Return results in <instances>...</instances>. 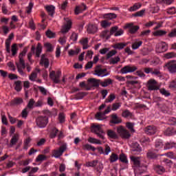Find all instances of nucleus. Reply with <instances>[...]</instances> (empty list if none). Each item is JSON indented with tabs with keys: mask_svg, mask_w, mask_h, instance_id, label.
I'll list each match as a JSON object with an SVG mask.
<instances>
[{
	"mask_svg": "<svg viewBox=\"0 0 176 176\" xmlns=\"http://www.w3.org/2000/svg\"><path fill=\"white\" fill-rule=\"evenodd\" d=\"M91 131L96 134L100 140H105V131L102 129V124H91Z\"/></svg>",
	"mask_w": 176,
	"mask_h": 176,
	"instance_id": "f257e3e1",
	"label": "nucleus"
},
{
	"mask_svg": "<svg viewBox=\"0 0 176 176\" xmlns=\"http://www.w3.org/2000/svg\"><path fill=\"white\" fill-rule=\"evenodd\" d=\"M36 126L40 129H45L46 126H47V123H49V118L47 116H40L36 119Z\"/></svg>",
	"mask_w": 176,
	"mask_h": 176,
	"instance_id": "f03ea898",
	"label": "nucleus"
},
{
	"mask_svg": "<svg viewBox=\"0 0 176 176\" xmlns=\"http://www.w3.org/2000/svg\"><path fill=\"white\" fill-rule=\"evenodd\" d=\"M117 133L124 140H129L131 137L130 132L122 126L117 127Z\"/></svg>",
	"mask_w": 176,
	"mask_h": 176,
	"instance_id": "7ed1b4c3",
	"label": "nucleus"
},
{
	"mask_svg": "<svg viewBox=\"0 0 176 176\" xmlns=\"http://www.w3.org/2000/svg\"><path fill=\"white\" fill-rule=\"evenodd\" d=\"M164 68L170 74H176V60H173L168 62L164 65Z\"/></svg>",
	"mask_w": 176,
	"mask_h": 176,
	"instance_id": "20e7f679",
	"label": "nucleus"
},
{
	"mask_svg": "<svg viewBox=\"0 0 176 176\" xmlns=\"http://www.w3.org/2000/svg\"><path fill=\"white\" fill-rule=\"evenodd\" d=\"M168 50V44H167L164 41H162L157 44L155 52L157 53H164V52H167Z\"/></svg>",
	"mask_w": 176,
	"mask_h": 176,
	"instance_id": "39448f33",
	"label": "nucleus"
},
{
	"mask_svg": "<svg viewBox=\"0 0 176 176\" xmlns=\"http://www.w3.org/2000/svg\"><path fill=\"white\" fill-rule=\"evenodd\" d=\"M94 72V75L100 76V78H104V76H108V75H109V73H105L107 72V69H102L100 65L96 66Z\"/></svg>",
	"mask_w": 176,
	"mask_h": 176,
	"instance_id": "423d86ee",
	"label": "nucleus"
},
{
	"mask_svg": "<svg viewBox=\"0 0 176 176\" xmlns=\"http://www.w3.org/2000/svg\"><path fill=\"white\" fill-rule=\"evenodd\" d=\"M138 69V67L136 66H132V65H126L124 67H122L120 70L121 74L122 75H124L126 74H131L132 72H135V71H137Z\"/></svg>",
	"mask_w": 176,
	"mask_h": 176,
	"instance_id": "0eeeda50",
	"label": "nucleus"
},
{
	"mask_svg": "<svg viewBox=\"0 0 176 176\" xmlns=\"http://www.w3.org/2000/svg\"><path fill=\"white\" fill-rule=\"evenodd\" d=\"M60 76H61L60 71L56 72V74L55 71H52L51 72H50V78L52 79V80H53L54 83H60Z\"/></svg>",
	"mask_w": 176,
	"mask_h": 176,
	"instance_id": "6e6552de",
	"label": "nucleus"
},
{
	"mask_svg": "<svg viewBox=\"0 0 176 176\" xmlns=\"http://www.w3.org/2000/svg\"><path fill=\"white\" fill-rule=\"evenodd\" d=\"M67 151V144H63L59 147L58 150L53 151V156L54 157L58 158L63 155V153Z\"/></svg>",
	"mask_w": 176,
	"mask_h": 176,
	"instance_id": "1a4fd4ad",
	"label": "nucleus"
},
{
	"mask_svg": "<svg viewBox=\"0 0 176 176\" xmlns=\"http://www.w3.org/2000/svg\"><path fill=\"white\" fill-rule=\"evenodd\" d=\"M111 35H113L114 36H122L123 34H124V31L123 29H120L118 26L112 27L110 30Z\"/></svg>",
	"mask_w": 176,
	"mask_h": 176,
	"instance_id": "9d476101",
	"label": "nucleus"
},
{
	"mask_svg": "<svg viewBox=\"0 0 176 176\" xmlns=\"http://www.w3.org/2000/svg\"><path fill=\"white\" fill-rule=\"evenodd\" d=\"M148 89L151 91L153 90H159V86H157V82L156 80L151 79L148 81L147 83Z\"/></svg>",
	"mask_w": 176,
	"mask_h": 176,
	"instance_id": "9b49d317",
	"label": "nucleus"
},
{
	"mask_svg": "<svg viewBox=\"0 0 176 176\" xmlns=\"http://www.w3.org/2000/svg\"><path fill=\"white\" fill-rule=\"evenodd\" d=\"M144 133L147 134V135H153L157 133V127L155 126H148L144 128Z\"/></svg>",
	"mask_w": 176,
	"mask_h": 176,
	"instance_id": "f8f14e48",
	"label": "nucleus"
},
{
	"mask_svg": "<svg viewBox=\"0 0 176 176\" xmlns=\"http://www.w3.org/2000/svg\"><path fill=\"white\" fill-rule=\"evenodd\" d=\"M47 56L46 54H42L40 60V65H44L45 68H49V65H50L49 58H46Z\"/></svg>",
	"mask_w": 176,
	"mask_h": 176,
	"instance_id": "ddd939ff",
	"label": "nucleus"
},
{
	"mask_svg": "<svg viewBox=\"0 0 176 176\" xmlns=\"http://www.w3.org/2000/svg\"><path fill=\"white\" fill-rule=\"evenodd\" d=\"M125 28H129L130 34H135V32L140 30V26L134 25L133 23H127L125 25Z\"/></svg>",
	"mask_w": 176,
	"mask_h": 176,
	"instance_id": "4468645a",
	"label": "nucleus"
},
{
	"mask_svg": "<svg viewBox=\"0 0 176 176\" xmlns=\"http://www.w3.org/2000/svg\"><path fill=\"white\" fill-rule=\"evenodd\" d=\"M100 86V80L96 78H89V89L91 90L93 87H98Z\"/></svg>",
	"mask_w": 176,
	"mask_h": 176,
	"instance_id": "2eb2a0df",
	"label": "nucleus"
},
{
	"mask_svg": "<svg viewBox=\"0 0 176 176\" xmlns=\"http://www.w3.org/2000/svg\"><path fill=\"white\" fill-rule=\"evenodd\" d=\"M126 83L128 85H138V81L137 80L138 79V77H134L131 75H128L126 76Z\"/></svg>",
	"mask_w": 176,
	"mask_h": 176,
	"instance_id": "dca6fc26",
	"label": "nucleus"
},
{
	"mask_svg": "<svg viewBox=\"0 0 176 176\" xmlns=\"http://www.w3.org/2000/svg\"><path fill=\"white\" fill-rule=\"evenodd\" d=\"M87 9V7L86 6V5H85V3H82L80 6H76L74 10V13L76 16H78V14L82 13V12H84V10H86Z\"/></svg>",
	"mask_w": 176,
	"mask_h": 176,
	"instance_id": "f3484780",
	"label": "nucleus"
},
{
	"mask_svg": "<svg viewBox=\"0 0 176 176\" xmlns=\"http://www.w3.org/2000/svg\"><path fill=\"white\" fill-rule=\"evenodd\" d=\"M107 135L110 140H118V133L112 129L107 131Z\"/></svg>",
	"mask_w": 176,
	"mask_h": 176,
	"instance_id": "a211bd4d",
	"label": "nucleus"
},
{
	"mask_svg": "<svg viewBox=\"0 0 176 176\" xmlns=\"http://www.w3.org/2000/svg\"><path fill=\"white\" fill-rule=\"evenodd\" d=\"M45 10H47L49 16L54 17V13H56V7L53 5L45 6Z\"/></svg>",
	"mask_w": 176,
	"mask_h": 176,
	"instance_id": "6ab92c4d",
	"label": "nucleus"
},
{
	"mask_svg": "<svg viewBox=\"0 0 176 176\" xmlns=\"http://www.w3.org/2000/svg\"><path fill=\"white\" fill-rule=\"evenodd\" d=\"M19 140H20V135H19V133H15L11 138L10 148H12L14 146V145H16V144L19 142Z\"/></svg>",
	"mask_w": 176,
	"mask_h": 176,
	"instance_id": "aec40b11",
	"label": "nucleus"
},
{
	"mask_svg": "<svg viewBox=\"0 0 176 176\" xmlns=\"http://www.w3.org/2000/svg\"><path fill=\"white\" fill-rule=\"evenodd\" d=\"M23 98H15L10 102V107H16V105H20L23 104Z\"/></svg>",
	"mask_w": 176,
	"mask_h": 176,
	"instance_id": "412c9836",
	"label": "nucleus"
},
{
	"mask_svg": "<svg viewBox=\"0 0 176 176\" xmlns=\"http://www.w3.org/2000/svg\"><path fill=\"white\" fill-rule=\"evenodd\" d=\"M72 27V21L71 20H68L67 24L62 28L61 32L62 34H65L71 30Z\"/></svg>",
	"mask_w": 176,
	"mask_h": 176,
	"instance_id": "4be33fe9",
	"label": "nucleus"
},
{
	"mask_svg": "<svg viewBox=\"0 0 176 176\" xmlns=\"http://www.w3.org/2000/svg\"><path fill=\"white\" fill-rule=\"evenodd\" d=\"M111 123H113V124H119V123H122V120L118 117V114L113 113L111 116Z\"/></svg>",
	"mask_w": 176,
	"mask_h": 176,
	"instance_id": "5701e85b",
	"label": "nucleus"
},
{
	"mask_svg": "<svg viewBox=\"0 0 176 176\" xmlns=\"http://www.w3.org/2000/svg\"><path fill=\"white\" fill-rule=\"evenodd\" d=\"M165 135L170 136V135H175L176 134V129L174 128H168L164 132Z\"/></svg>",
	"mask_w": 176,
	"mask_h": 176,
	"instance_id": "b1692460",
	"label": "nucleus"
},
{
	"mask_svg": "<svg viewBox=\"0 0 176 176\" xmlns=\"http://www.w3.org/2000/svg\"><path fill=\"white\" fill-rule=\"evenodd\" d=\"M171 148H176V144L174 142H167L164 146V151L167 149H171Z\"/></svg>",
	"mask_w": 176,
	"mask_h": 176,
	"instance_id": "393cba45",
	"label": "nucleus"
},
{
	"mask_svg": "<svg viewBox=\"0 0 176 176\" xmlns=\"http://www.w3.org/2000/svg\"><path fill=\"white\" fill-rule=\"evenodd\" d=\"M44 47H45L47 53H52V52L54 50V47H53V45L50 43H45L44 44Z\"/></svg>",
	"mask_w": 176,
	"mask_h": 176,
	"instance_id": "a878e982",
	"label": "nucleus"
},
{
	"mask_svg": "<svg viewBox=\"0 0 176 176\" xmlns=\"http://www.w3.org/2000/svg\"><path fill=\"white\" fill-rule=\"evenodd\" d=\"M167 34V32L166 30H159L153 33L154 36H164V35Z\"/></svg>",
	"mask_w": 176,
	"mask_h": 176,
	"instance_id": "bb28decb",
	"label": "nucleus"
},
{
	"mask_svg": "<svg viewBox=\"0 0 176 176\" xmlns=\"http://www.w3.org/2000/svg\"><path fill=\"white\" fill-rule=\"evenodd\" d=\"M134 126H135V123L134 122H126V126L128 130H130L131 133H135V129H134Z\"/></svg>",
	"mask_w": 176,
	"mask_h": 176,
	"instance_id": "cd10ccee",
	"label": "nucleus"
},
{
	"mask_svg": "<svg viewBox=\"0 0 176 176\" xmlns=\"http://www.w3.org/2000/svg\"><path fill=\"white\" fill-rule=\"evenodd\" d=\"M131 160L133 162V164L136 166V167H140V164H141V161L139 157H131Z\"/></svg>",
	"mask_w": 176,
	"mask_h": 176,
	"instance_id": "c85d7f7f",
	"label": "nucleus"
},
{
	"mask_svg": "<svg viewBox=\"0 0 176 176\" xmlns=\"http://www.w3.org/2000/svg\"><path fill=\"white\" fill-rule=\"evenodd\" d=\"M126 46H127V44H126L125 43H118L116 44H115L113 47L114 49H118V50H122V49H124V47H126Z\"/></svg>",
	"mask_w": 176,
	"mask_h": 176,
	"instance_id": "c756f323",
	"label": "nucleus"
},
{
	"mask_svg": "<svg viewBox=\"0 0 176 176\" xmlns=\"http://www.w3.org/2000/svg\"><path fill=\"white\" fill-rule=\"evenodd\" d=\"M141 6H142V4L141 3H136L133 6L130 7L129 10V12H135V10H138V9H140Z\"/></svg>",
	"mask_w": 176,
	"mask_h": 176,
	"instance_id": "7c9ffc66",
	"label": "nucleus"
},
{
	"mask_svg": "<svg viewBox=\"0 0 176 176\" xmlns=\"http://www.w3.org/2000/svg\"><path fill=\"white\" fill-rule=\"evenodd\" d=\"M98 31L97 25H91L89 27V34H96Z\"/></svg>",
	"mask_w": 176,
	"mask_h": 176,
	"instance_id": "2f4dec72",
	"label": "nucleus"
},
{
	"mask_svg": "<svg viewBox=\"0 0 176 176\" xmlns=\"http://www.w3.org/2000/svg\"><path fill=\"white\" fill-rule=\"evenodd\" d=\"M156 151H160L163 148V141L162 140H157L155 144Z\"/></svg>",
	"mask_w": 176,
	"mask_h": 176,
	"instance_id": "473e14b6",
	"label": "nucleus"
},
{
	"mask_svg": "<svg viewBox=\"0 0 176 176\" xmlns=\"http://www.w3.org/2000/svg\"><path fill=\"white\" fill-rule=\"evenodd\" d=\"M164 57L167 60H170L171 58H175L176 54L175 52H167L164 55Z\"/></svg>",
	"mask_w": 176,
	"mask_h": 176,
	"instance_id": "72a5a7b5",
	"label": "nucleus"
},
{
	"mask_svg": "<svg viewBox=\"0 0 176 176\" xmlns=\"http://www.w3.org/2000/svg\"><path fill=\"white\" fill-rule=\"evenodd\" d=\"M100 36L102 38H104V39H109V38H111V32L104 30L102 32Z\"/></svg>",
	"mask_w": 176,
	"mask_h": 176,
	"instance_id": "f704fd0d",
	"label": "nucleus"
},
{
	"mask_svg": "<svg viewBox=\"0 0 176 176\" xmlns=\"http://www.w3.org/2000/svg\"><path fill=\"white\" fill-rule=\"evenodd\" d=\"M41 53H42V44L41 43H38L37 47L36 48V57L41 56Z\"/></svg>",
	"mask_w": 176,
	"mask_h": 176,
	"instance_id": "c9c22d12",
	"label": "nucleus"
},
{
	"mask_svg": "<svg viewBox=\"0 0 176 176\" xmlns=\"http://www.w3.org/2000/svg\"><path fill=\"white\" fill-rule=\"evenodd\" d=\"M88 42H89V38H82L80 41V43H81V45H82V49L86 50L89 47L87 46Z\"/></svg>",
	"mask_w": 176,
	"mask_h": 176,
	"instance_id": "e433bc0d",
	"label": "nucleus"
},
{
	"mask_svg": "<svg viewBox=\"0 0 176 176\" xmlns=\"http://www.w3.org/2000/svg\"><path fill=\"white\" fill-rule=\"evenodd\" d=\"M14 85H15L14 89L18 92L21 91V89H23V87H21V80L15 81Z\"/></svg>",
	"mask_w": 176,
	"mask_h": 176,
	"instance_id": "4c0bfd02",
	"label": "nucleus"
},
{
	"mask_svg": "<svg viewBox=\"0 0 176 176\" xmlns=\"http://www.w3.org/2000/svg\"><path fill=\"white\" fill-rule=\"evenodd\" d=\"M45 35H46L47 38H49L50 39L56 38V33L52 32V30H47L45 32Z\"/></svg>",
	"mask_w": 176,
	"mask_h": 176,
	"instance_id": "58836bf2",
	"label": "nucleus"
},
{
	"mask_svg": "<svg viewBox=\"0 0 176 176\" xmlns=\"http://www.w3.org/2000/svg\"><path fill=\"white\" fill-rule=\"evenodd\" d=\"M89 142L91 144H96V145H101L102 142H101V140L98 139H96L94 138H89Z\"/></svg>",
	"mask_w": 176,
	"mask_h": 176,
	"instance_id": "ea45409f",
	"label": "nucleus"
},
{
	"mask_svg": "<svg viewBox=\"0 0 176 176\" xmlns=\"http://www.w3.org/2000/svg\"><path fill=\"white\" fill-rule=\"evenodd\" d=\"M100 85L102 87H107V86H109V85H112V80L111 78L106 79L102 82Z\"/></svg>",
	"mask_w": 176,
	"mask_h": 176,
	"instance_id": "a19ab883",
	"label": "nucleus"
},
{
	"mask_svg": "<svg viewBox=\"0 0 176 176\" xmlns=\"http://www.w3.org/2000/svg\"><path fill=\"white\" fill-rule=\"evenodd\" d=\"M160 93L162 96H164V97H170V96H171V94L170 93V91H168V90H166L164 88L160 89Z\"/></svg>",
	"mask_w": 176,
	"mask_h": 176,
	"instance_id": "79ce46f5",
	"label": "nucleus"
},
{
	"mask_svg": "<svg viewBox=\"0 0 176 176\" xmlns=\"http://www.w3.org/2000/svg\"><path fill=\"white\" fill-rule=\"evenodd\" d=\"M142 45V41H135L132 44V49H133V50H137V49H138L140 47V46H141Z\"/></svg>",
	"mask_w": 176,
	"mask_h": 176,
	"instance_id": "37998d69",
	"label": "nucleus"
},
{
	"mask_svg": "<svg viewBox=\"0 0 176 176\" xmlns=\"http://www.w3.org/2000/svg\"><path fill=\"white\" fill-rule=\"evenodd\" d=\"M119 160V156L116 153H112L110 156L109 160L111 163H115Z\"/></svg>",
	"mask_w": 176,
	"mask_h": 176,
	"instance_id": "c03bdc74",
	"label": "nucleus"
},
{
	"mask_svg": "<svg viewBox=\"0 0 176 176\" xmlns=\"http://www.w3.org/2000/svg\"><path fill=\"white\" fill-rule=\"evenodd\" d=\"M111 24H112V23L104 20V21H102L100 22V25L102 28H107V27H111Z\"/></svg>",
	"mask_w": 176,
	"mask_h": 176,
	"instance_id": "a18cd8bd",
	"label": "nucleus"
},
{
	"mask_svg": "<svg viewBox=\"0 0 176 176\" xmlns=\"http://www.w3.org/2000/svg\"><path fill=\"white\" fill-rule=\"evenodd\" d=\"M118 159H120V162H122V163H125L126 164L129 163V160H127V157L124 153L120 154Z\"/></svg>",
	"mask_w": 176,
	"mask_h": 176,
	"instance_id": "49530a36",
	"label": "nucleus"
},
{
	"mask_svg": "<svg viewBox=\"0 0 176 176\" xmlns=\"http://www.w3.org/2000/svg\"><path fill=\"white\" fill-rule=\"evenodd\" d=\"M58 133V129L57 128L54 127L52 132L50 133V138H56L57 137V133Z\"/></svg>",
	"mask_w": 176,
	"mask_h": 176,
	"instance_id": "de8ad7c7",
	"label": "nucleus"
},
{
	"mask_svg": "<svg viewBox=\"0 0 176 176\" xmlns=\"http://www.w3.org/2000/svg\"><path fill=\"white\" fill-rule=\"evenodd\" d=\"M95 118L96 120H104V119H105V114L99 112L96 114Z\"/></svg>",
	"mask_w": 176,
	"mask_h": 176,
	"instance_id": "09e8293b",
	"label": "nucleus"
},
{
	"mask_svg": "<svg viewBox=\"0 0 176 176\" xmlns=\"http://www.w3.org/2000/svg\"><path fill=\"white\" fill-rule=\"evenodd\" d=\"M115 98H116V96H115V94H110L108 98L105 100L104 102L106 104H108V102H112V101H113V100H115Z\"/></svg>",
	"mask_w": 176,
	"mask_h": 176,
	"instance_id": "8fccbe9b",
	"label": "nucleus"
},
{
	"mask_svg": "<svg viewBox=\"0 0 176 176\" xmlns=\"http://www.w3.org/2000/svg\"><path fill=\"white\" fill-rule=\"evenodd\" d=\"M155 170L158 174H163L165 171L164 167L160 165L155 166Z\"/></svg>",
	"mask_w": 176,
	"mask_h": 176,
	"instance_id": "3c124183",
	"label": "nucleus"
},
{
	"mask_svg": "<svg viewBox=\"0 0 176 176\" xmlns=\"http://www.w3.org/2000/svg\"><path fill=\"white\" fill-rule=\"evenodd\" d=\"M87 96V93L86 92H80L75 96L76 100H82L83 97Z\"/></svg>",
	"mask_w": 176,
	"mask_h": 176,
	"instance_id": "603ef678",
	"label": "nucleus"
},
{
	"mask_svg": "<svg viewBox=\"0 0 176 176\" xmlns=\"http://www.w3.org/2000/svg\"><path fill=\"white\" fill-rule=\"evenodd\" d=\"M104 17L105 19H109V20H112V19H116V14H114V13L104 14Z\"/></svg>",
	"mask_w": 176,
	"mask_h": 176,
	"instance_id": "864d4df0",
	"label": "nucleus"
},
{
	"mask_svg": "<svg viewBox=\"0 0 176 176\" xmlns=\"http://www.w3.org/2000/svg\"><path fill=\"white\" fill-rule=\"evenodd\" d=\"M47 157L45 155L40 154L36 158V162L38 163L39 162H43V160H46Z\"/></svg>",
	"mask_w": 176,
	"mask_h": 176,
	"instance_id": "5fc2aeb1",
	"label": "nucleus"
},
{
	"mask_svg": "<svg viewBox=\"0 0 176 176\" xmlns=\"http://www.w3.org/2000/svg\"><path fill=\"white\" fill-rule=\"evenodd\" d=\"M122 107L121 102H116L112 105L111 111H118Z\"/></svg>",
	"mask_w": 176,
	"mask_h": 176,
	"instance_id": "6e6d98bb",
	"label": "nucleus"
},
{
	"mask_svg": "<svg viewBox=\"0 0 176 176\" xmlns=\"http://www.w3.org/2000/svg\"><path fill=\"white\" fill-rule=\"evenodd\" d=\"M119 61H120V58L119 56L111 58L110 59V64H113V65L118 64Z\"/></svg>",
	"mask_w": 176,
	"mask_h": 176,
	"instance_id": "4d7b16f0",
	"label": "nucleus"
},
{
	"mask_svg": "<svg viewBox=\"0 0 176 176\" xmlns=\"http://www.w3.org/2000/svg\"><path fill=\"white\" fill-rule=\"evenodd\" d=\"M162 156H167L169 159H176V155L173 152L166 153L162 155Z\"/></svg>",
	"mask_w": 176,
	"mask_h": 176,
	"instance_id": "13d9d810",
	"label": "nucleus"
},
{
	"mask_svg": "<svg viewBox=\"0 0 176 176\" xmlns=\"http://www.w3.org/2000/svg\"><path fill=\"white\" fill-rule=\"evenodd\" d=\"M11 52H12V56L17 54V44L14 43L12 45Z\"/></svg>",
	"mask_w": 176,
	"mask_h": 176,
	"instance_id": "bf43d9fd",
	"label": "nucleus"
},
{
	"mask_svg": "<svg viewBox=\"0 0 176 176\" xmlns=\"http://www.w3.org/2000/svg\"><path fill=\"white\" fill-rule=\"evenodd\" d=\"M79 87H81L83 90H89V85H86V82L82 81L80 82Z\"/></svg>",
	"mask_w": 176,
	"mask_h": 176,
	"instance_id": "052dcab7",
	"label": "nucleus"
},
{
	"mask_svg": "<svg viewBox=\"0 0 176 176\" xmlns=\"http://www.w3.org/2000/svg\"><path fill=\"white\" fill-rule=\"evenodd\" d=\"M100 60V58H98V56H94V62L91 61L89 62V69H90V68H91V67H93V64H96L98 63V61Z\"/></svg>",
	"mask_w": 176,
	"mask_h": 176,
	"instance_id": "680f3d73",
	"label": "nucleus"
},
{
	"mask_svg": "<svg viewBox=\"0 0 176 176\" xmlns=\"http://www.w3.org/2000/svg\"><path fill=\"white\" fill-rule=\"evenodd\" d=\"M31 142V138H28L25 141H24V146H23V149H28V144Z\"/></svg>",
	"mask_w": 176,
	"mask_h": 176,
	"instance_id": "e2e57ef3",
	"label": "nucleus"
},
{
	"mask_svg": "<svg viewBox=\"0 0 176 176\" xmlns=\"http://www.w3.org/2000/svg\"><path fill=\"white\" fill-rule=\"evenodd\" d=\"M141 142L142 145H148V144L151 142V139H149V138H144L141 140Z\"/></svg>",
	"mask_w": 176,
	"mask_h": 176,
	"instance_id": "0e129e2a",
	"label": "nucleus"
},
{
	"mask_svg": "<svg viewBox=\"0 0 176 176\" xmlns=\"http://www.w3.org/2000/svg\"><path fill=\"white\" fill-rule=\"evenodd\" d=\"M67 6H68V0H65L60 5V9H61V10H65V9H67Z\"/></svg>",
	"mask_w": 176,
	"mask_h": 176,
	"instance_id": "69168bd1",
	"label": "nucleus"
},
{
	"mask_svg": "<svg viewBox=\"0 0 176 176\" xmlns=\"http://www.w3.org/2000/svg\"><path fill=\"white\" fill-rule=\"evenodd\" d=\"M147 157L148 159H155V157H156V153L152 151H149L148 153H147Z\"/></svg>",
	"mask_w": 176,
	"mask_h": 176,
	"instance_id": "338daca9",
	"label": "nucleus"
},
{
	"mask_svg": "<svg viewBox=\"0 0 176 176\" xmlns=\"http://www.w3.org/2000/svg\"><path fill=\"white\" fill-rule=\"evenodd\" d=\"M168 38H175L176 37V29L173 30L168 34Z\"/></svg>",
	"mask_w": 176,
	"mask_h": 176,
	"instance_id": "774afa93",
	"label": "nucleus"
}]
</instances>
